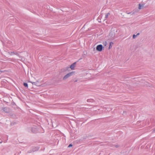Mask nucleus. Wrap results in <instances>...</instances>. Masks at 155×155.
I'll return each mask as SVG.
<instances>
[{"label":"nucleus","instance_id":"nucleus-16","mask_svg":"<svg viewBox=\"0 0 155 155\" xmlns=\"http://www.w3.org/2000/svg\"><path fill=\"white\" fill-rule=\"evenodd\" d=\"M72 146V145L71 144H70L69 145V146H68V147H71Z\"/></svg>","mask_w":155,"mask_h":155},{"label":"nucleus","instance_id":"nucleus-6","mask_svg":"<svg viewBox=\"0 0 155 155\" xmlns=\"http://www.w3.org/2000/svg\"><path fill=\"white\" fill-rule=\"evenodd\" d=\"M144 6V5H141L140 4H139L138 5V8L139 9H141L142 7H143Z\"/></svg>","mask_w":155,"mask_h":155},{"label":"nucleus","instance_id":"nucleus-22","mask_svg":"<svg viewBox=\"0 0 155 155\" xmlns=\"http://www.w3.org/2000/svg\"><path fill=\"white\" fill-rule=\"evenodd\" d=\"M106 109H107V108L106 107H105Z\"/></svg>","mask_w":155,"mask_h":155},{"label":"nucleus","instance_id":"nucleus-7","mask_svg":"<svg viewBox=\"0 0 155 155\" xmlns=\"http://www.w3.org/2000/svg\"><path fill=\"white\" fill-rule=\"evenodd\" d=\"M113 44V43L112 42H111L110 43V45L109 47V49H110L112 47V45Z\"/></svg>","mask_w":155,"mask_h":155},{"label":"nucleus","instance_id":"nucleus-9","mask_svg":"<svg viewBox=\"0 0 155 155\" xmlns=\"http://www.w3.org/2000/svg\"><path fill=\"white\" fill-rule=\"evenodd\" d=\"M94 100L92 99H88L87 100V102H93Z\"/></svg>","mask_w":155,"mask_h":155},{"label":"nucleus","instance_id":"nucleus-20","mask_svg":"<svg viewBox=\"0 0 155 155\" xmlns=\"http://www.w3.org/2000/svg\"><path fill=\"white\" fill-rule=\"evenodd\" d=\"M2 141L0 142V143H2Z\"/></svg>","mask_w":155,"mask_h":155},{"label":"nucleus","instance_id":"nucleus-3","mask_svg":"<svg viewBox=\"0 0 155 155\" xmlns=\"http://www.w3.org/2000/svg\"><path fill=\"white\" fill-rule=\"evenodd\" d=\"M2 110H3V111L6 113H9V109L6 107L2 108Z\"/></svg>","mask_w":155,"mask_h":155},{"label":"nucleus","instance_id":"nucleus-11","mask_svg":"<svg viewBox=\"0 0 155 155\" xmlns=\"http://www.w3.org/2000/svg\"><path fill=\"white\" fill-rule=\"evenodd\" d=\"M11 54H15V55H18V54L16 52H14V51H13V52H11Z\"/></svg>","mask_w":155,"mask_h":155},{"label":"nucleus","instance_id":"nucleus-17","mask_svg":"<svg viewBox=\"0 0 155 155\" xmlns=\"http://www.w3.org/2000/svg\"><path fill=\"white\" fill-rule=\"evenodd\" d=\"M153 133L155 132V128L153 130Z\"/></svg>","mask_w":155,"mask_h":155},{"label":"nucleus","instance_id":"nucleus-4","mask_svg":"<svg viewBox=\"0 0 155 155\" xmlns=\"http://www.w3.org/2000/svg\"><path fill=\"white\" fill-rule=\"evenodd\" d=\"M76 64V62H74L70 66V68L72 70H74V68L75 67V65Z\"/></svg>","mask_w":155,"mask_h":155},{"label":"nucleus","instance_id":"nucleus-14","mask_svg":"<svg viewBox=\"0 0 155 155\" xmlns=\"http://www.w3.org/2000/svg\"><path fill=\"white\" fill-rule=\"evenodd\" d=\"M103 44L105 45L106 46L107 44V42L106 41H105L103 43Z\"/></svg>","mask_w":155,"mask_h":155},{"label":"nucleus","instance_id":"nucleus-21","mask_svg":"<svg viewBox=\"0 0 155 155\" xmlns=\"http://www.w3.org/2000/svg\"><path fill=\"white\" fill-rule=\"evenodd\" d=\"M130 13H129V12H128V13H127V14H130Z\"/></svg>","mask_w":155,"mask_h":155},{"label":"nucleus","instance_id":"nucleus-5","mask_svg":"<svg viewBox=\"0 0 155 155\" xmlns=\"http://www.w3.org/2000/svg\"><path fill=\"white\" fill-rule=\"evenodd\" d=\"M38 130L35 127H34L32 129V131L33 133H35Z\"/></svg>","mask_w":155,"mask_h":155},{"label":"nucleus","instance_id":"nucleus-15","mask_svg":"<svg viewBox=\"0 0 155 155\" xmlns=\"http://www.w3.org/2000/svg\"><path fill=\"white\" fill-rule=\"evenodd\" d=\"M137 36L136 35H134L133 36V39H134L136 38Z\"/></svg>","mask_w":155,"mask_h":155},{"label":"nucleus","instance_id":"nucleus-19","mask_svg":"<svg viewBox=\"0 0 155 155\" xmlns=\"http://www.w3.org/2000/svg\"><path fill=\"white\" fill-rule=\"evenodd\" d=\"M118 147V145H117L115 146V147Z\"/></svg>","mask_w":155,"mask_h":155},{"label":"nucleus","instance_id":"nucleus-18","mask_svg":"<svg viewBox=\"0 0 155 155\" xmlns=\"http://www.w3.org/2000/svg\"><path fill=\"white\" fill-rule=\"evenodd\" d=\"M140 35V33H138L136 35L137 36L138 35Z\"/></svg>","mask_w":155,"mask_h":155},{"label":"nucleus","instance_id":"nucleus-12","mask_svg":"<svg viewBox=\"0 0 155 155\" xmlns=\"http://www.w3.org/2000/svg\"><path fill=\"white\" fill-rule=\"evenodd\" d=\"M24 85L25 87H28V84L27 83H24Z\"/></svg>","mask_w":155,"mask_h":155},{"label":"nucleus","instance_id":"nucleus-13","mask_svg":"<svg viewBox=\"0 0 155 155\" xmlns=\"http://www.w3.org/2000/svg\"><path fill=\"white\" fill-rule=\"evenodd\" d=\"M32 84H34L35 85H37V82H30Z\"/></svg>","mask_w":155,"mask_h":155},{"label":"nucleus","instance_id":"nucleus-2","mask_svg":"<svg viewBox=\"0 0 155 155\" xmlns=\"http://www.w3.org/2000/svg\"><path fill=\"white\" fill-rule=\"evenodd\" d=\"M103 48V47L102 45H98L96 47V50L99 51H101L102 50Z\"/></svg>","mask_w":155,"mask_h":155},{"label":"nucleus","instance_id":"nucleus-8","mask_svg":"<svg viewBox=\"0 0 155 155\" xmlns=\"http://www.w3.org/2000/svg\"><path fill=\"white\" fill-rule=\"evenodd\" d=\"M38 149H39V148L38 147H35L33 149V150H32V151L35 152V151H37L38 150Z\"/></svg>","mask_w":155,"mask_h":155},{"label":"nucleus","instance_id":"nucleus-1","mask_svg":"<svg viewBox=\"0 0 155 155\" xmlns=\"http://www.w3.org/2000/svg\"><path fill=\"white\" fill-rule=\"evenodd\" d=\"M74 72H72L68 73L64 76L63 78V80H66L69 77L72 76L74 74Z\"/></svg>","mask_w":155,"mask_h":155},{"label":"nucleus","instance_id":"nucleus-10","mask_svg":"<svg viewBox=\"0 0 155 155\" xmlns=\"http://www.w3.org/2000/svg\"><path fill=\"white\" fill-rule=\"evenodd\" d=\"M109 15H110V13H108L106 14L105 15V19L107 18H108V16Z\"/></svg>","mask_w":155,"mask_h":155}]
</instances>
